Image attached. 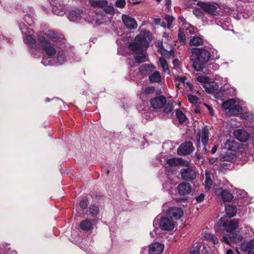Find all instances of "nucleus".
Wrapping results in <instances>:
<instances>
[{
	"mask_svg": "<svg viewBox=\"0 0 254 254\" xmlns=\"http://www.w3.org/2000/svg\"><path fill=\"white\" fill-rule=\"evenodd\" d=\"M179 19L181 20L182 21H184L185 20V19L184 18V17L183 16H180Z\"/></svg>",
	"mask_w": 254,
	"mask_h": 254,
	"instance_id": "obj_61",
	"label": "nucleus"
},
{
	"mask_svg": "<svg viewBox=\"0 0 254 254\" xmlns=\"http://www.w3.org/2000/svg\"><path fill=\"white\" fill-rule=\"evenodd\" d=\"M167 103L166 99L163 96L156 97L151 100L150 103L153 108L160 109Z\"/></svg>",
	"mask_w": 254,
	"mask_h": 254,
	"instance_id": "obj_14",
	"label": "nucleus"
},
{
	"mask_svg": "<svg viewBox=\"0 0 254 254\" xmlns=\"http://www.w3.org/2000/svg\"><path fill=\"white\" fill-rule=\"evenodd\" d=\"M79 226L82 230L88 231L92 228V223L88 220H85L80 222Z\"/></svg>",
	"mask_w": 254,
	"mask_h": 254,
	"instance_id": "obj_30",
	"label": "nucleus"
},
{
	"mask_svg": "<svg viewBox=\"0 0 254 254\" xmlns=\"http://www.w3.org/2000/svg\"><path fill=\"white\" fill-rule=\"evenodd\" d=\"M89 211L92 216H95L98 214L99 209L98 206L95 205H91L89 208Z\"/></svg>",
	"mask_w": 254,
	"mask_h": 254,
	"instance_id": "obj_35",
	"label": "nucleus"
},
{
	"mask_svg": "<svg viewBox=\"0 0 254 254\" xmlns=\"http://www.w3.org/2000/svg\"><path fill=\"white\" fill-rule=\"evenodd\" d=\"M194 150L192 143L188 141L182 143L178 148L177 152L180 155L190 154Z\"/></svg>",
	"mask_w": 254,
	"mask_h": 254,
	"instance_id": "obj_10",
	"label": "nucleus"
},
{
	"mask_svg": "<svg viewBox=\"0 0 254 254\" xmlns=\"http://www.w3.org/2000/svg\"><path fill=\"white\" fill-rule=\"evenodd\" d=\"M235 102V100L233 99L227 100L223 103L222 107L225 110L229 111Z\"/></svg>",
	"mask_w": 254,
	"mask_h": 254,
	"instance_id": "obj_33",
	"label": "nucleus"
},
{
	"mask_svg": "<svg viewBox=\"0 0 254 254\" xmlns=\"http://www.w3.org/2000/svg\"><path fill=\"white\" fill-rule=\"evenodd\" d=\"M125 0H118L116 3V6L119 8H124L126 5Z\"/></svg>",
	"mask_w": 254,
	"mask_h": 254,
	"instance_id": "obj_44",
	"label": "nucleus"
},
{
	"mask_svg": "<svg viewBox=\"0 0 254 254\" xmlns=\"http://www.w3.org/2000/svg\"><path fill=\"white\" fill-rule=\"evenodd\" d=\"M164 245L161 243L156 242L151 244L148 250L149 254H161L163 251Z\"/></svg>",
	"mask_w": 254,
	"mask_h": 254,
	"instance_id": "obj_18",
	"label": "nucleus"
},
{
	"mask_svg": "<svg viewBox=\"0 0 254 254\" xmlns=\"http://www.w3.org/2000/svg\"><path fill=\"white\" fill-rule=\"evenodd\" d=\"M225 211L229 218L234 217L237 212V207L230 204L225 205Z\"/></svg>",
	"mask_w": 254,
	"mask_h": 254,
	"instance_id": "obj_26",
	"label": "nucleus"
},
{
	"mask_svg": "<svg viewBox=\"0 0 254 254\" xmlns=\"http://www.w3.org/2000/svg\"><path fill=\"white\" fill-rule=\"evenodd\" d=\"M152 67H153V65L145 64L141 66L140 68H143L145 70H147Z\"/></svg>",
	"mask_w": 254,
	"mask_h": 254,
	"instance_id": "obj_50",
	"label": "nucleus"
},
{
	"mask_svg": "<svg viewBox=\"0 0 254 254\" xmlns=\"http://www.w3.org/2000/svg\"><path fill=\"white\" fill-rule=\"evenodd\" d=\"M193 13L197 17H200L202 15V12L199 9L193 10Z\"/></svg>",
	"mask_w": 254,
	"mask_h": 254,
	"instance_id": "obj_49",
	"label": "nucleus"
},
{
	"mask_svg": "<svg viewBox=\"0 0 254 254\" xmlns=\"http://www.w3.org/2000/svg\"><path fill=\"white\" fill-rule=\"evenodd\" d=\"M234 137L241 142H246L250 137L249 132L244 129H238L235 130L233 132Z\"/></svg>",
	"mask_w": 254,
	"mask_h": 254,
	"instance_id": "obj_13",
	"label": "nucleus"
},
{
	"mask_svg": "<svg viewBox=\"0 0 254 254\" xmlns=\"http://www.w3.org/2000/svg\"><path fill=\"white\" fill-rule=\"evenodd\" d=\"M224 147L229 150L235 151L239 148V144L234 139H229L225 142Z\"/></svg>",
	"mask_w": 254,
	"mask_h": 254,
	"instance_id": "obj_23",
	"label": "nucleus"
},
{
	"mask_svg": "<svg viewBox=\"0 0 254 254\" xmlns=\"http://www.w3.org/2000/svg\"><path fill=\"white\" fill-rule=\"evenodd\" d=\"M151 41L149 33H141L135 37L133 42L129 44V48L133 52H139L143 48L147 47Z\"/></svg>",
	"mask_w": 254,
	"mask_h": 254,
	"instance_id": "obj_2",
	"label": "nucleus"
},
{
	"mask_svg": "<svg viewBox=\"0 0 254 254\" xmlns=\"http://www.w3.org/2000/svg\"><path fill=\"white\" fill-rule=\"evenodd\" d=\"M217 146L216 145H215L211 149V153L212 154H214L216 150H217Z\"/></svg>",
	"mask_w": 254,
	"mask_h": 254,
	"instance_id": "obj_57",
	"label": "nucleus"
},
{
	"mask_svg": "<svg viewBox=\"0 0 254 254\" xmlns=\"http://www.w3.org/2000/svg\"><path fill=\"white\" fill-rule=\"evenodd\" d=\"M239 222L238 219L228 220L227 217L221 218L218 222L219 227H222L227 232H232L237 229L239 227Z\"/></svg>",
	"mask_w": 254,
	"mask_h": 254,
	"instance_id": "obj_6",
	"label": "nucleus"
},
{
	"mask_svg": "<svg viewBox=\"0 0 254 254\" xmlns=\"http://www.w3.org/2000/svg\"><path fill=\"white\" fill-rule=\"evenodd\" d=\"M165 19L168 22V26L169 27L171 26V25L174 20V18L173 16H170L169 15H166L165 16Z\"/></svg>",
	"mask_w": 254,
	"mask_h": 254,
	"instance_id": "obj_48",
	"label": "nucleus"
},
{
	"mask_svg": "<svg viewBox=\"0 0 254 254\" xmlns=\"http://www.w3.org/2000/svg\"><path fill=\"white\" fill-rule=\"evenodd\" d=\"M243 251L248 252L249 254H254V243L252 241L244 242L241 244Z\"/></svg>",
	"mask_w": 254,
	"mask_h": 254,
	"instance_id": "obj_21",
	"label": "nucleus"
},
{
	"mask_svg": "<svg viewBox=\"0 0 254 254\" xmlns=\"http://www.w3.org/2000/svg\"><path fill=\"white\" fill-rule=\"evenodd\" d=\"M79 206L82 209H85L87 206V198H83L79 202Z\"/></svg>",
	"mask_w": 254,
	"mask_h": 254,
	"instance_id": "obj_46",
	"label": "nucleus"
},
{
	"mask_svg": "<svg viewBox=\"0 0 254 254\" xmlns=\"http://www.w3.org/2000/svg\"><path fill=\"white\" fill-rule=\"evenodd\" d=\"M236 158L235 154L231 152H227L221 155V160L222 161L233 162L236 160Z\"/></svg>",
	"mask_w": 254,
	"mask_h": 254,
	"instance_id": "obj_25",
	"label": "nucleus"
},
{
	"mask_svg": "<svg viewBox=\"0 0 254 254\" xmlns=\"http://www.w3.org/2000/svg\"><path fill=\"white\" fill-rule=\"evenodd\" d=\"M38 40L40 43V49L44 50L46 53L50 57L55 55L56 53V50L52 44L49 42L43 34H40L38 36Z\"/></svg>",
	"mask_w": 254,
	"mask_h": 254,
	"instance_id": "obj_5",
	"label": "nucleus"
},
{
	"mask_svg": "<svg viewBox=\"0 0 254 254\" xmlns=\"http://www.w3.org/2000/svg\"><path fill=\"white\" fill-rule=\"evenodd\" d=\"M161 54L167 58L170 57L173 54V51L170 50L169 51L166 50L164 48H161L160 50Z\"/></svg>",
	"mask_w": 254,
	"mask_h": 254,
	"instance_id": "obj_41",
	"label": "nucleus"
},
{
	"mask_svg": "<svg viewBox=\"0 0 254 254\" xmlns=\"http://www.w3.org/2000/svg\"><path fill=\"white\" fill-rule=\"evenodd\" d=\"M223 240L225 243H226V244L229 243V239L227 238L226 237L224 236L223 237Z\"/></svg>",
	"mask_w": 254,
	"mask_h": 254,
	"instance_id": "obj_58",
	"label": "nucleus"
},
{
	"mask_svg": "<svg viewBox=\"0 0 254 254\" xmlns=\"http://www.w3.org/2000/svg\"><path fill=\"white\" fill-rule=\"evenodd\" d=\"M204 196L203 193H201L199 196L196 197V200L198 202H201L204 200Z\"/></svg>",
	"mask_w": 254,
	"mask_h": 254,
	"instance_id": "obj_51",
	"label": "nucleus"
},
{
	"mask_svg": "<svg viewBox=\"0 0 254 254\" xmlns=\"http://www.w3.org/2000/svg\"><path fill=\"white\" fill-rule=\"evenodd\" d=\"M242 118L248 120H254V115L249 113H246L242 115Z\"/></svg>",
	"mask_w": 254,
	"mask_h": 254,
	"instance_id": "obj_47",
	"label": "nucleus"
},
{
	"mask_svg": "<svg viewBox=\"0 0 254 254\" xmlns=\"http://www.w3.org/2000/svg\"><path fill=\"white\" fill-rule=\"evenodd\" d=\"M160 227L163 230L171 231L174 228V223L167 218L162 217L160 220Z\"/></svg>",
	"mask_w": 254,
	"mask_h": 254,
	"instance_id": "obj_17",
	"label": "nucleus"
},
{
	"mask_svg": "<svg viewBox=\"0 0 254 254\" xmlns=\"http://www.w3.org/2000/svg\"><path fill=\"white\" fill-rule=\"evenodd\" d=\"M181 173L182 178L186 181L194 180L196 177L194 170L189 168L182 169Z\"/></svg>",
	"mask_w": 254,
	"mask_h": 254,
	"instance_id": "obj_16",
	"label": "nucleus"
},
{
	"mask_svg": "<svg viewBox=\"0 0 254 254\" xmlns=\"http://www.w3.org/2000/svg\"><path fill=\"white\" fill-rule=\"evenodd\" d=\"M176 117L180 124H184L187 120L185 114L179 109H177L176 111Z\"/></svg>",
	"mask_w": 254,
	"mask_h": 254,
	"instance_id": "obj_29",
	"label": "nucleus"
},
{
	"mask_svg": "<svg viewBox=\"0 0 254 254\" xmlns=\"http://www.w3.org/2000/svg\"><path fill=\"white\" fill-rule=\"evenodd\" d=\"M226 254H233V252L231 249H229L227 250Z\"/></svg>",
	"mask_w": 254,
	"mask_h": 254,
	"instance_id": "obj_59",
	"label": "nucleus"
},
{
	"mask_svg": "<svg viewBox=\"0 0 254 254\" xmlns=\"http://www.w3.org/2000/svg\"><path fill=\"white\" fill-rule=\"evenodd\" d=\"M210 241H211L214 244H217L219 242L218 238L214 235H213L212 238L210 239Z\"/></svg>",
	"mask_w": 254,
	"mask_h": 254,
	"instance_id": "obj_53",
	"label": "nucleus"
},
{
	"mask_svg": "<svg viewBox=\"0 0 254 254\" xmlns=\"http://www.w3.org/2000/svg\"><path fill=\"white\" fill-rule=\"evenodd\" d=\"M167 214L168 216L178 220L183 216L184 212L182 208L174 207L168 209Z\"/></svg>",
	"mask_w": 254,
	"mask_h": 254,
	"instance_id": "obj_15",
	"label": "nucleus"
},
{
	"mask_svg": "<svg viewBox=\"0 0 254 254\" xmlns=\"http://www.w3.org/2000/svg\"><path fill=\"white\" fill-rule=\"evenodd\" d=\"M196 4L200 6L201 8L212 15H218L219 11L216 5L211 4L209 2H204L201 1H198Z\"/></svg>",
	"mask_w": 254,
	"mask_h": 254,
	"instance_id": "obj_7",
	"label": "nucleus"
},
{
	"mask_svg": "<svg viewBox=\"0 0 254 254\" xmlns=\"http://www.w3.org/2000/svg\"><path fill=\"white\" fill-rule=\"evenodd\" d=\"M141 1V0H129V2L132 5L138 4Z\"/></svg>",
	"mask_w": 254,
	"mask_h": 254,
	"instance_id": "obj_54",
	"label": "nucleus"
},
{
	"mask_svg": "<svg viewBox=\"0 0 254 254\" xmlns=\"http://www.w3.org/2000/svg\"><path fill=\"white\" fill-rule=\"evenodd\" d=\"M122 19L125 26L128 29H135L137 27V24L133 18L126 15L123 14L122 16Z\"/></svg>",
	"mask_w": 254,
	"mask_h": 254,
	"instance_id": "obj_12",
	"label": "nucleus"
},
{
	"mask_svg": "<svg viewBox=\"0 0 254 254\" xmlns=\"http://www.w3.org/2000/svg\"><path fill=\"white\" fill-rule=\"evenodd\" d=\"M158 46L160 48V49L161 48H163L162 47H163V44H162V42H158Z\"/></svg>",
	"mask_w": 254,
	"mask_h": 254,
	"instance_id": "obj_60",
	"label": "nucleus"
},
{
	"mask_svg": "<svg viewBox=\"0 0 254 254\" xmlns=\"http://www.w3.org/2000/svg\"><path fill=\"white\" fill-rule=\"evenodd\" d=\"M25 22L29 26L33 25L34 23V19L30 14H26L24 17Z\"/></svg>",
	"mask_w": 254,
	"mask_h": 254,
	"instance_id": "obj_40",
	"label": "nucleus"
},
{
	"mask_svg": "<svg viewBox=\"0 0 254 254\" xmlns=\"http://www.w3.org/2000/svg\"><path fill=\"white\" fill-rule=\"evenodd\" d=\"M159 62L160 65L163 69L164 71L165 72L169 73V69L168 67V65L166 61L164 58L160 57L159 58Z\"/></svg>",
	"mask_w": 254,
	"mask_h": 254,
	"instance_id": "obj_34",
	"label": "nucleus"
},
{
	"mask_svg": "<svg viewBox=\"0 0 254 254\" xmlns=\"http://www.w3.org/2000/svg\"><path fill=\"white\" fill-rule=\"evenodd\" d=\"M209 131L206 127H203L201 130H199L196 134V139L199 143L201 141L204 145V150L205 152H208V149L206 145L208 139Z\"/></svg>",
	"mask_w": 254,
	"mask_h": 254,
	"instance_id": "obj_8",
	"label": "nucleus"
},
{
	"mask_svg": "<svg viewBox=\"0 0 254 254\" xmlns=\"http://www.w3.org/2000/svg\"><path fill=\"white\" fill-rule=\"evenodd\" d=\"M0 41H4L6 42H8L9 40L5 37H4L3 36H0Z\"/></svg>",
	"mask_w": 254,
	"mask_h": 254,
	"instance_id": "obj_56",
	"label": "nucleus"
},
{
	"mask_svg": "<svg viewBox=\"0 0 254 254\" xmlns=\"http://www.w3.org/2000/svg\"><path fill=\"white\" fill-rule=\"evenodd\" d=\"M22 24L19 25V28L23 34H25V37L24 38V42L27 44L30 47L34 49H40V43L38 40V44H37L36 40L31 36L30 34L33 32L32 30L27 28L25 25Z\"/></svg>",
	"mask_w": 254,
	"mask_h": 254,
	"instance_id": "obj_3",
	"label": "nucleus"
},
{
	"mask_svg": "<svg viewBox=\"0 0 254 254\" xmlns=\"http://www.w3.org/2000/svg\"><path fill=\"white\" fill-rule=\"evenodd\" d=\"M191 59L193 61V66L196 71L201 70L203 64L207 62L210 58V53L206 49L192 48Z\"/></svg>",
	"mask_w": 254,
	"mask_h": 254,
	"instance_id": "obj_1",
	"label": "nucleus"
},
{
	"mask_svg": "<svg viewBox=\"0 0 254 254\" xmlns=\"http://www.w3.org/2000/svg\"><path fill=\"white\" fill-rule=\"evenodd\" d=\"M167 163L170 166H176L180 164L185 165V162L182 158H172L167 160ZM187 164L188 163H186L185 165Z\"/></svg>",
	"mask_w": 254,
	"mask_h": 254,
	"instance_id": "obj_24",
	"label": "nucleus"
},
{
	"mask_svg": "<svg viewBox=\"0 0 254 254\" xmlns=\"http://www.w3.org/2000/svg\"><path fill=\"white\" fill-rule=\"evenodd\" d=\"M203 43L202 39L199 37H193L190 39V45L198 46L202 45Z\"/></svg>",
	"mask_w": 254,
	"mask_h": 254,
	"instance_id": "obj_32",
	"label": "nucleus"
},
{
	"mask_svg": "<svg viewBox=\"0 0 254 254\" xmlns=\"http://www.w3.org/2000/svg\"><path fill=\"white\" fill-rule=\"evenodd\" d=\"M213 234H211L210 233H207V232H204L203 233V237L206 239L210 240L212 238L213 236Z\"/></svg>",
	"mask_w": 254,
	"mask_h": 254,
	"instance_id": "obj_52",
	"label": "nucleus"
},
{
	"mask_svg": "<svg viewBox=\"0 0 254 254\" xmlns=\"http://www.w3.org/2000/svg\"><path fill=\"white\" fill-rule=\"evenodd\" d=\"M160 19L159 18H157V19H155V22L156 23H158L160 22Z\"/></svg>",
	"mask_w": 254,
	"mask_h": 254,
	"instance_id": "obj_64",
	"label": "nucleus"
},
{
	"mask_svg": "<svg viewBox=\"0 0 254 254\" xmlns=\"http://www.w3.org/2000/svg\"><path fill=\"white\" fill-rule=\"evenodd\" d=\"M205 106L207 108L208 110H209L210 114L212 116L214 115V110H213V109L210 106H209L208 105L205 104Z\"/></svg>",
	"mask_w": 254,
	"mask_h": 254,
	"instance_id": "obj_55",
	"label": "nucleus"
},
{
	"mask_svg": "<svg viewBox=\"0 0 254 254\" xmlns=\"http://www.w3.org/2000/svg\"><path fill=\"white\" fill-rule=\"evenodd\" d=\"M197 80L204 84V87L205 88V91L208 93H211L213 92L214 89L218 88V85L216 83H212V85L209 83V78L206 76L200 75L197 77Z\"/></svg>",
	"mask_w": 254,
	"mask_h": 254,
	"instance_id": "obj_9",
	"label": "nucleus"
},
{
	"mask_svg": "<svg viewBox=\"0 0 254 254\" xmlns=\"http://www.w3.org/2000/svg\"><path fill=\"white\" fill-rule=\"evenodd\" d=\"M47 36L49 38L51 39L53 42H56L57 40H59L57 35L52 31H48L47 33Z\"/></svg>",
	"mask_w": 254,
	"mask_h": 254,
	"instance_id": "obj_38",
	"label": "nucleus"
},
{
	"mask_svg": "<svg viewBox=\"0 0 254 254\" xmlns=\"http://www.w3.org/2000/svg\"><path fill=\"white\" fill-rule=\"evenodd\" d=\"M177 190L180 195H185L191 191V187L188 183H182L178 186Z\"/></svg>",
	"mask_w": 254,
	"mask_h": 254,
	"instance_id": "obj_20",
	"label": "nucleus"
},
{
	"mask_svg": "<svg viewBox=\"0 0 254 254\" xmlns=\"http://www.w3.org/2000/svg\"><path fill=\"white\" fill-rule=\"evenodd\" d=\"M189 101L193 105H196L198 103L199 99L196 96L192 94H189L188 96Z\"/></svg>",
	"mask_w": 254,
	"mask_h": 254,
	"instance_id": "obj_39",
	"label": "nucleus"
},
{
	"mask_svg": "<svg viewBox=\"0 0 254 254\" xmlns=\"http://www.w3.org/2000/svg\"><path fill=\"white\" fill-rule=\"evenodd\" d=\"M216 193L221 197L224 201H230L233 197L231 193L229 192L228 190H223L222 189H219L216 190Z\"/></svg>",
	"mask_w": 254,
	"mask_h": 254,
	"instance_id": "obj_19",
	"label": "nucleus"
},
{
	"mask_svg": "<svg viewBox=\"0 0 254 254\" xmlns=\"http://www.w3.org/2000/svg\"><path fill=\"white\" fill-rule=\"evenodd\" d=\"M178 38L184 44L186 42V38L185 36L183 35V32L182 31V29H180L179 30V32L178 33Z\"/></svg>",
	"mask_w": 254,
	"mask_h": 254,
	"instance_id": "obj_45",
	"label": "nucleus"
},
{
	"mask_svg": "<svg viewBox=\"0 0 254 254\" xmlns=\"http://www.w3.org/2000/svg\"><path fill=\"white\" fill-rule=\"evenodd\" d=\"M186 80L187 78L185 76H178L176 77V81L177 82H178V83H176V84L178 86H181L182 84H185L186 83L190 89L191 90L192 88L191 84Z\"/></svg>",
	"mask_w": 254,
	"mask_h": 254,
	"instance_id": "obj_28",
	"label": "nucleus"
},
{
	"mask_svg": "<svg viewBox=\"0 0 254 254\" xmlns=\"http://www.w3.org/2000/svg\"><path fill=\"white\" fill-rule=\"evenodd\" d=\"M92 5L96 7H100L104 8V10L108 14H112L114 13V8L113 6L108 5L107 0H98L92 2Z\"/></svg>",
	"mask_w": 254,
	"mask_h": 254,
	"instance_id": "obj_11",
	"label": "nucleus"
},
{
	"mask_svg": "<svg viewBox=\"0 0 254 254\" xmlns=\"http://www.w3.org/2000/svg\"><path fill=\"white\" fill-rule=\"evenodd\" d=\"M149 81L152 82H159L161 81V77L159 72L155 71L149 76Z\"/></svg>",
	"mask_w": 254,
	"mask_h": 254,
	"instance_id": "obj_31",
	"label": "nucleus"
},
{
	"mask_svg": "<svg viewBox=\"0 0 254 254\" xmlns=\"http://www.w3.org/2000/svg\"><path fill=\"white\" fill-rule=\"evenodd\" d=\"M243 239V237L242 235L237 233L233 234L231 236L229 237L230 241L235 243L240 242Z\"/></svg>",
	"mask_w": 254,
	"mask_h": 254,
	"instance_id": "obj_36",
	"label": "nucleus"
},
{
	"mask_svg": "<svg viewBox=\"0 0 254 254\" xmlns=\"http://www.w3.org/2000/svg\"><path fill=\"white\" fill-rule=\"evenodd\" d=\"M242 111V108L236 103L231 108L229 111H227V113L230 115H237L240 113Z\"/></svg>",
	"mask_w": 254,
	"mask_h": 254,
	"instance_id": "obj_27",
	"label": "nucleus"
},
{
	"mask_svg": "<svg viewBox=\"0 0 254 254\" xmlns=\"http://www.w3.org/2000/svg\"><path fill=\"white\" fill-rule=\"evenodd\" d=\"M215 162V160L214 159H212L210 160V164H212Z\"/></svg>",
	"mask_w": 254,
	"mask_h": 254,
	"instance_id": "obj_63",
	"label": "nucleus"
},
{
	"mask_svg": "<svg viewBox=\"0 0 254 254\" xmlns=\"http://www.w3.org/2000/svg\"><path fill=\"white\" fill-rule=\"evenodd\" d=\"M206 174V179L205 181V190L206 191H209L210 190V188L212 185V182L210 179V176L209 174H207V172L205 173Z\"/></svg>",
	"mask_w": 254,
	"mask_h": 254,
	"instance_id": "obj_37",
	"label": "nucleus"
},
{
	"mask_svg": "<svg viewBox=\"0 0 254 254\" xmlns=\"http://www.w3.org/2000/svg\"><path fill=\"white\" fill-rule=\"evenodd\" d=\"M68 18L71 21L81 23L84 21L91 22L93 20L90 16L87 15L82 11L78 9L71 10L68 14Z\"/></svg>",
	"mask_w": 254,
	"mask_h": 254,
	"instance_id": "obj_4",
	"label": "nucleus"
},
{
	"mask_svg": "<svg viewBox=\"0 0 254 254\" xmlns=\"http://www.w3.org/2000/svg\"><path fill=\"white\" fill-rule=\"evenodd\" d=\"M136 53H139V55L135 56L134 57L135 61L137 63H143L148 61V56L146 52L143 50H140L139 52H135Z\"/></svg>",
	"mask_w": 254,
	"mask_h": 254,
	"instance_id": "obj_22",
	"label": "nucleus"
},
{
	"mask_svg": "<svg viewBox=\"0 0 254 254\" xmlns=\"http://www.w3.org/2000/svg\"><path fill=\"white\" fill-rule=\"evenodd\" d=\"M66 60L65 56L62 53H59L57 57L58 62L60 64H63Z\"/></svg>",
	"mask_w": 254,
	"mask_h": 254,
	"instance_id": "obj_43",
	"label": "nucleus"
},
{
	"mask_svg": "<svg viewBox=\"0 0 254 254\" xmlns=\"http://www.w3.org/2000/svg\"><path fill=\"white\" fill-rule=\"evenodd\" d=\"M164 112L166 114H169L172 112L173 108V105L170 103H166L164 106Z\"/></svg>",
	"mask_w": 254,
	"mask_h": 254,
	"instance_id": "obj_42",
	"label": "nucleus"
},
{
	"mask_svg": "<svg viewBox=\"0 0 254 254\" xmlns=\"http://www.w3.org/2000/svg\"><path fill=\"white\" fill-rule=\"evenodd\" d=\"M196 156L198 159H200L201 158V156L199 154L196 153Z\"/></svg>",
	"mask_w": 254,
	"mask_h": 254,
	"instance_id": "obj_62",
	"label": "nucleus"
}]
</instances>
